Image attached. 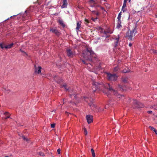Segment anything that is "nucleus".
Returning a JSON list of instances; mask_svg holds the SVG:
<instances>
[{
  "label": "nucleus",
  "mask_w": 157,
  "mask_h": 157,
  "mask_svg": "<svg viewBox=\"0 0 157 157\" xmlns=\"http://www.w3.org/2000/svg\"><path fill=\"white\" fill-rule=\"evenodd\" d=\"M20 51L22 52H23V53H25L26 55H27V54H26V53L24 51H23V50H22L21 49H20Z\"/></svg>",
  "instance_id": "nucleus-39"
},
{
  "label": "nucleus",
  "mask_w": 157,
  "mask_h": 157,
  "mask_svg": "<svg viewBox=\"0 0 157 157\" xmlns=\"http://www.w3.org/2000/svg\"><path fill=\"white\" fill-rule=\"evenodd\" d=\"M56 76H55L54 77V79H55V81L56 80L55 78H56Z\"/></svg>",
  "instance_id": "nucleus-51"
},
{
  "label": "nucleus",
  "mask_w": 157,
  "mask_h": 157,
  "mask_svg": "<svg viewBox=\"0 0 157 157\" xmlns=\"http://www.w3.org/2000/svg\"><path fill=\"white\" fill-rule=\"evenodd\" d=\"M39 155L42 156H44V153L42 152H39Z\"/></svg>",
  "instance_id": "nucleus-33"
},
{
  "label": "nucleus",
  "mask_w": 157,
  "mask_h": 157,
  "mask_svg": "<svg viewBox=\"0 0 157 157\" xmlns=\"http://www.w3.org/2000/svg\"><path fill=\"white\" fill-rule=\"evenodd\" d=\"M107 79L109 81H114L117 80V76L116 74H112L110 73H107Z\"/></svg>",
  "instance_id": "nucleus-3"
},
{
  "label": "nucleus",
  "mask_w": 157,
  "mask_h": 157,
  "mask_svg": "<svg viewBox=\"0 0 157 157\" xmlns=\"http://www.w3.org/2000/svg\"><path fill=\"white\" fill-rule=\"evenodd\" d=\"M95 55L94 52L90 48H86V49L83 52L82 57L85 60L82 59V62L84 64H88L92 60V57H95Z\"/></svg>",
  "instance_id": "nucleus-2"
},
{
  "label": "nucleus",
  "mask_w": 157,
  "mask_h": 157,
  "mask_svg": "<svg viewBox=\"0 0 157 157\" xmlns=\"http://www.w3.org/2000/svg\"><path fill=\"white\" fill-rule=\"evenodd\" d=\"M104 4L105 6H106V7H107V6H106V5H107V3H104Z\"/></svg>",
  "instance_id": "nucleus-49"
},
{
  "label": "nucleus",
  "mask_w": 157,
  "mask_h": 157,
  "mask_svg": "<svg viewBox=\"0 0 157 157\" xmlns=\"http://www.w3.org/2000/svg\"><path fill=\"white\" fill-rule=\"evenodd\" d=\"M50 31L55 34L57 36H59L61 34L55 28H51L50 29Z\"/></svg>",
  "instance_id": "nucleus-6"
},
{
  "label": "nucleus",
  "mask_w": 157,
  "mask_h": 157,
  "mask_svg": "<svg viewBox=\"0 0 157 157\" xmlns=\"http://www.w3.org/2000/svg\"><path fill=\"white\" fill-rule=\"evenodd\" d=\"M63 4L61 6V8H66L67 5V0H63Z\"/></svg>",
  "instance_id": "nucleus-11"
},
{
  "label": "nucleus",
  "mask_w": 157,
  "mask_h": 157,
  "mask_svg": "<svg viewBox=\"0 0 157 157\" xmlns=\"http://www.w3.org/2000/svg\"><path fill=\"white\" fill-rule=\"evenodd\" d=\"M119 68L118 67V66H117V67H114L113 69V71L114 72L117 71H118Z\"/></svg>",
  "instance_id": "nucleus-27"
},
{
  "label": "nucleus",
  "mask_w": 157,
  "mask_h": 157,
  "mask_svg": "<svg viewBox=\"0 0 157 157\" xmlns=\"http://www.w3.org/2000/svg\"><path fill=\"white\" fill-rule=\"evenodd\" d=\"M4 114L6 117H3V119L6 120L7 118H10V114L8 112H6L4 113Z\"/></svg>",
  "instance_id": "nucleus-13"
},
{
  "label": "nucleus",
  "mask_w": 157,
  "mask_h": 157,
  "mask_svg": "<svg viewBox=\"0 0 157 157\" xmlns=\"http://www.w3.org/2000/svg\"><path fill=\"white\" fill-rule=\"evenodd\" d=\"M155 133L157 135V130H156V129L155 130V131H154Z\"/></svg>",
  "instance_id": "nucleus-47"
},
{
  "label": "nucleus",
  "mask_w": 157,
  "mask_h": 157,
  "mask_svg": "<svg viewBox=\"0 0 157 157\" xmlns=\"http://www.w3.org/2000/svg\"><path fill=\"white\" fill-rule=\"evenodd\" d=\"M92 20H94V21H95V19H92Z\"/></svg>",
  "instance_id": "nucleus-53"
},
{
  "label": "nucleus",
  "mask_w": 157,
  "mask_h": 157,
  "mask_svg": "<svg viewBox=\"0 0 157 157\" xmlns=\"http://www.w3.org/2000/svg\"><path fill=\"white\" fill-rule=\"evenodd\" d=\"M19 135L20 136L22 137V138L24 140H25L26 141H29L28 139L26 138V137H25L24 136L22 135V136H21V134L20 135V134H19Z\"/></svg>",
  "instance_id": "nucleus-24"
},
{
  "label": "nucleus",
  "mask_w": 157,
  "mask_h": 157,
  "mask_svg": "<svg viewBox=\"0 0 157 157\" xmlns=\"http://www.w3.org/2000/svg\"><path fill=\"white\" fill-rule=\"evenodd\" d=\"M119 37L118 36V37L116 38L115 39V44H114V47L116 48L118 45V44L119 42Z\"/></svg>",
  "instance_id": "nucleus-12"
},
{
  "label": "nucleus",
  "mask_w": 157,
  "mask_h": 157,
  "mask_svg": "<svg viewBox=\"0 0 157 157\" xmlns=\"http://www.w3.org/2000/svg\"><path fill=\"white\" fill-rule=\"evenodd\" d=\"M101 9L102 10H104V11H105V9H104V8H103V7H101Z\"/></svg>",
  "instance_id": "nucleus-43"
},
{
  "label": "nucleus",
  "mask_w": 157,
  "mask_h": 157,
  "mask_svg": "<svg viewBox=\"0 0 157 157\" xmlns=\"http://www.w3.org/2000/svg\"><path fill=\"white\" fill-rule=\"evenodd\" d=\"M152 108H154L155 109H157V107H155V106H154V107H152Z\"/></svg>",
  "instance_id": "nucleus-45"
},
{
  "label": "nucleus",
  "mask_w": 157,
  "mask_h": 157,
  "mask_svg": "<svg viewBox=\"0 0 157 157\" xmlns=\"http://www.w3.org/2000/svg\"><path fill=\"white\" fill-rule=\"evenodd\" d=\"M84 21H85V22H84L85 24L86 25L88 24L89 23V22H90L87 19H85Z\"/></svg>",
  "instance_id": "nucleus-29"
},
{
  "label": "nucleus",
  "mask_w": 157,
  "mask_h": 157,
  "mask_svg": "<svg viewBox=\"0 0 157 157\" xmlns=\"http://www.w3.org/2000/svg\"><path fill=\"white\" fill-rule=\"evenodd\" d=\"M131 0H128V2H130Z\"/></svg>",
  "instance_id": "nucleus-52"
},
{
  "label": "nucleus",
  "mask_w": 157,
  "mask_h": 157,
  "mask_svg": "<svg viewBox=\"0 0 157 157\" xmlns=\"http://www.w3.org/2000/svg\"><path fill=\"white\" fill-rule=\"evenodd\" d=\"M95 14H96L97 15H98L99 14V13L98 12H96V13H95Z\"/></svg>",
  "instance_id": "nucleus-44"
},
{
  "label": "nucleus",
  "mask_w": 157,
  "mask_h": 157,
  "mask_svg": "<svg viewBox=\"0 0 157 157\" xmlns=\"http://www.w3.org/2000/svg\"><path fill=\"white\" fill-rule=\"evenodd\" d=\"M84 133L85 135H86L87 134V131L86 129V128H84Z\"/></svg>",
  "instance_id": "nucleus-30"
},
{
  "label": "nucleus",
  "mask_w": 157,
  "mask_h": 157,
  "mask_svg": "<svg viewBox=\"0 0 157 157\" xmlns=\"http://www.w3.org/2000/svg\"><path fill=\"white\" fill-rule=\"evenodd\" d=\"M121 11H123V12L126 11V9L125 8H123L122 7Z\"/></svg>",
  "instance_id": "nucleus-35"
},
{
  "label": "nucleus",
  "mask_w": 157,
  "mask_h": 157,
  "mask_svg": "<svg viewBox=\"0 0 157 157\" xmlns=\"http://www.w3.org/2000/svg\"><path fill=\"white\" fill-rule=\"evenodd\" d=\"M62 87H63L66 91H67L69 90V87H68L66 84L63 85L62 86Z\"/></svg>",
  "instance_id": "nucleus-21"
},
{
  "label": "nucleus",
  "mask_w": 157,
  "mask_h": 157,
  "mask_svg": "<svg viewBox=\"0 0 157 157\" xmlns=\"http://www.w3.org/2000/svg\"><path fill=\"white\" fill-rule=\"evenodd\" d=\"M121 12L119 13V14L118 15V16L117 17V19H118V20H121L120 19H121Z\"/></svg>",
  "instance_id": "nucleus-26"
},
{
  "label": "nucleus",
  "mask_w": 157,
  "mask_h": 157,
  "mask_svg": "<svg viewBox=\"0 0 157 157\" xmlns=\"http://www.w3.org/2000/svg\"><path fill=\"white\" fill-rule=\"evenodd\" d=\"M38 69L37 71V69H36L35 71L36 72H37L38 74H39L41 72V67H40V66L38 67Z\"/></svg>",
  "instance_id": "nucleus-23"
},
{
  "label": "nucleus",
  "mask_w": 157,
  "mask_h": 157,
  "mask_svg": "<svg viewBox=\"0 0 157 157\" xmlns=\"http://www.w3.org/2000/svg\"><path fill=\"white\" fill-rule=\"evenodd\" d=\"M59 22L60 24L61 25H62L63 27H64L65 26V25L63 23V20H59Z\"/></svg>",
  "instance_id": "nucleus-22"
},
{
  "label": "nucleus",
  "mask_w": 157,
  "mask_h": 157,
  "mask_svg": "<svg viewBox=\"0 0 157 157\" xmlns=\"http://www.w3.org/2000/svg\"><path fill=\"white\" fill-rule=\"evenodd\" d=\"M100 6L99 5H97V4H96V6H95V8H96L97 7H99Z\"/></svg>",
  "instance_id": "nucleus-41"
},
{
  "label": "nucleus",
  "mask_w": 157,
  "mask_h": 157,
  "mask_svg": "<svg viewBox=\"0 0 157 157\" xmlns=\"http://www.w3.org/2000/svg\"><path fill=\"white\" fill-rule=\"evenodd\" d=\"M121 20H118L117 28V29H119L121 27Z\"/></svg>",
  "instance_id": "nucleus-16"
},
{
  "label": "nucleus",
  "mask_w": 157,
  "mask_h": 157,
  "mask_svg": "<svg viewBox=\"0 0 157 157\" xmlns=\"http://www.w3.org/2000/svg\"><path fill=\"white\" fill-rule=\"evenodd\" d=\"M51 127L52 128H54L55 126V124H51Z\"/></svg>",
  "instance_id": "nucleus-36"
},
{
  "label": "nucleus",
  "mask_w": 157,
  "mask_h": 157,
  "mask_svg": "<svg viewBox=\"0 0 157 157\" xmlns=\"http://www.w3.org/2000/svg\"><path fill=\"white\" fill-rule=\"evenodd\" d=\"M102 33L105 35H107L108 34H111L113 33V31L110 30L109 29H108L107 31H104Z\"/></svg>",
  "instance_id": "nucleus-14"
},
{
  "label": "nucleus",
  "mask_w": 157,
  "mask_h": 157,
  "mask_svg": "<svg viewBox=\"0 0 157 157\" xmlns=\"http://www.w3.org/2000/svg\"><path fill=\"white\" fill-rule=\"evenodd\" d=\"M92 90L95 92L98 90L101 91L109 97L112 94L117 96L119 95L117 90H114L112 86L109 84H100L96 82L95 80H92Z\"/></svg>",
  "instance_id": "nucleus-1"
},
{
  "label": "nucleus",
  "mask_w": 157,
  "mask_h": 157,
  "mask_svg": "<svg viewBox=\"0 0 157 157\" xmlns=\"http://www.w3.org/2000/svg\"><path fill=\"white\" fill-rule=\"evenodd\" d=\"M149 128L151 130H153L154 131L155 130V128H154L153 127L151 126H149Z\"/></svg>",
  "instance_id": "nucleus-31"
},
{
  "label": "nucleus",
  "mask_w": 157,
  "mask_h": 157,
  "mask_svg": "<svg viewBox=\"0 0 157 157\" xmlns=\"http://www.w3.org/2000/svg\"><path fill=\"white\" fill-rule=\"evenodd\" d=\"M156 17L157 18V15H156Z\"/></svg>",
  "instance_id": "nucleus-57"
},
{
  "label": "nucleus",
  "mask_w": 157,
  "mask_h": 157,
  "mask_svg": "<svg viewBox=\"0 0 157 157\" xmlns=\"http://www.w3.org/2000/svg\"><path fill=\"white\" fill-rule=\"evenodd\" d=\"M89 2L90 4H96L98 3V1L97 0H89Z\"/></svg>",
  "instance_id": "nucleus-15"
},
{
  "label": "nucleus",
  "mask_w": 157,
  "mask_h": 157,
  "mask_svg": "<svg viewBox=\"0 0 157 157\" xmlns=\"http://www.w3.org/2000/svg\"><path fill=\"white\" fill-rule=\"evenodd\" d=\"M84 98L85 99V98H87V97H84Z\"/></svg>",
  "instance_id": "nucleus-55"
},
{
  "label": "nucleus",
  "mask_w": 157,
  "mask_h": 157,
  "mask_svg": "<svg viewBox=\"0 0 157 157\" xmlns=\"http://www.w3.org/2000/svg\"><path fill=\"white\" fill-rule=\"evenodd\" d=\"M89 10L92 12V13L93 14H95V13H96V11L92 10L91 9V8L89 9Z\"/></svg>",
  "instance_id": "nucleus-32"
},
{
  "label": "nucleus",
  "mask_w": 157,
  "mask_h": 157,
  "mask_svg": "<svg viewBox=\"0 0 157 157\" xmlns=\"http://www.w3.org/2000/svg\"><path fill=\"white\" fill-rule=\"evenodd\" d=\"M67 56L70 57H72L74 54L75 52L74 51L70 49H68L66 50Z\"/></svg>",
  "instance_id": "nucleus-7"
},
{
  "label": "nucleus",
  "mask_w": 157,
  "mask_h": 157,
  "mask_svg": "<svg viewBox=\"0 0 157 157\" xmlns=\"http://www.w3.org/2000/svg\"><path fill=\"white\" fill-rule=\"evenodd\" d=\"M136 30L135 28L132 31H130V33L127 36L128 39L130 40H132V37L135 35L134 33Z\"/></svg>",
  "instance_id": "nucleus-5"
},
{
  "label": "nucleus",
  "mask_w": 157,
  "mask_h": 157,
  "mask_svg": "<svg viewBox=\"0 0 157 157\" xmlns=\"http://www.w3.org/2000/svg\"><path fill=\"white\" fill-rule=\"evenodd\" d=\"M70 93L71 94H70V97L72 98H76V94L75 92H74L73 91H70Z\"/></svg>",
  "instance_id": "nucleus-10"
},
{
  "label": "nucleus",
  "mask_w": 157,
  "mask_h": 157,
  "mask_svg": "<svg viewBox=\"0 0 157 157\" xmlns=\"http://www.w3.org/2000/svg\"><path fill=\"white\" fill-rule=\"evenodd\" d=\"M119 89L121 90H125V87L124 86H122L119 84L118 85Z\"/></svg>",
  "instance_id": "nucleus-18"
},
{
  "label": "nucleus",
  "mask_w": 157,
  "mask_h": 157,
  "mask_svg": "<svg viewBox=\"0 0 157 157\" xmlns=\"http://www.w3.org/2000/svg\"><path fill=\"white\" fill-rule=\"evenodd\" d=\"M109 36H106V38H107V37H108Z\"/></svg>",
  "instance_id": "nucleus-54"
},
{
  "label": "nucleus",
  "mask_w": 157,
  "mask_h": 157,
  "mask_svg": "<svg viewBox=\"0 0 157 157\" xmlns=\"http://www.w3.org/2000/svg\"><path fill=\"white\" fill-rule=\"evenodd\" d=\"M128 0H124V2H125H125H127V1H128Z\"/></svg>",
  "instance_id": "nucleus-50"
},
{
  "label": "nucleus",
  "mask_w": 157,
  "mask_h": 157,
  "mask_svg": "<svg viewBox=\"0 0 157 157\" xmlns=\"http://www.w3.org/2000/svg\"><path fill=\"white\" fill-rule=\"evenodd\" d=\"M121 80L123 82L126 83L127 82L128 78L127 77H122Z\"/></svg>",
  "instance_id": "nucleus-20"
},
{
  "label": "nucleus",
  "mask_w": 157,
  "mask_h": 157,
  "mask_svg": "<svg viewBox=\"0 0 157 157\" xmlns=\"http://www.w3.org/2000/svg\"><path fill=\"white\" fill-rule=\"evenodd\" d=\"M57 153L58 154H59L60 152V148H59L57 149Z\"/></svg>",
  "instance_id": "nucleus-38"
},
{
  "label": "nucleus",
  "mask_w": 157,
  "mask_h": 157,
  "mask_svg": "<svg viewBox=\"0 0 157 157\" xmlns=\"http://www.w3.org/2000/svg\"><path fill=\"white\" fill-rule=\"evenodd\" d=\"M126 2H124L123 4L122 7L123 8H125L126 7Z\"/></svg>",
  "instance_id": "nucleus-34"
},
{
  "label": "nucleus",
  "mask_w": 157,
  "mask_h": 157,
  "mask_svg": "<svg viewBox=\"0 0 157 157\" xmlns=\"http://www.w3.org/2000/svg\"><path fill=\"white\" fill-rule=\"evenodd\" d=\"M9 156H5V157H8Z\"/></svg>",
  "instance_id": "nucleus-56"
},
{
  "label": "nucleus",
  "mask_w": 157,
  "mask_h": 157,
  "mask_svg": "<svg viewBox=\"0 0 157 157\" xmlns=\"http://www.w3.org/2000/svg\"><path fill=\"white\" fill-rule=\"evenodd\" d=\"M153 52L155 53H156L157 52H156V51L155 50H153Z\"/></svg>",
  "instance_id": "nucleus-46"
},
{
  "label": "nucleus",
  "mask_w": 157,
  "mask_h": 157,
  "mask_svg": "<svg viewBox=\"0 0 157 157\" xmlns=\"http://www.w3.org/2000/svg\"><path fill=\"white\" fill-rule=\"evenodd\" d=\"M147 113H148L149 114H152V112L151 111H148L147 112Z\"/></svg>",
  "instance_id": "nucleus-40"
},
{
  "label": "nucleus",
  "mask_w": 157,
  "mask_h": 157,
  "mask_svg": "<svg viewBox=\"0 0 157 157\" xmlns=\"http://www.w3.org/2000/svg\"><path fill=\"white\" fill-rule=\"evenodd\" d=\"M124 73H125L128 72V71H126L125 70H124L123 71Z\"/></svg>",
  "instance_id": "nucleus-42"
},
{
  "label": "nucleus",
  "mask_w": 157,
  "mask_h": 157,
  "mask_svg": "<svg viewBox=\"0 0 157 157\" xmlns=\"http://www.w3.org/2000/svg\"><path fill=\"white\" fill-rule=\"evenodd\" d=\"M81 26V24L79 22L77 23V27L76 28V30H78L80 28Z\"/></svg>",
  "instance_id": "nucleus-19"
},
{
  "label": "nucleus",
  "mask_w": 157,
  "mask_h": 157,
  "mask_svg": "<svg viewBox=\"0 0 157 157\" xmlns=\"http://www.w3.org/2000/svg\"><path fill=\"white\" fill-rule=\"evenodd\" d=\"M6 46L5 44H0V47L2 48L3 49L4 47V46Z\"/></svg>",
  "instance_id": "nucleus-28"
},
{
  "label": "nucleus",
  "mask_w": 157,
  "mask_h": 157,
  "mask_svg": "<svg viewBox=\"0 0 157 157\" xmlns=\"http://www.w3.org/2000/svg\"><path fill=\"white\" fill-rule=\"evenodd\" d=\"M13 45V44L12 43L11 44L8 45H6V46H4L5 48L6 49L10 48H11Z\"/></svg>",
  "instance_id": "nucleus-17"
},
{
  "label": "nucleus",
  "mask_w": 157,
  "mask_h": 157,
  "mask_svg": "<svg viewBox=\"0 0 157 157\" xmlns=\"http://www.w3.org/2000/svg\"><path fill=\"white\" fill-rule=\"evenodd\" d=\"M86 120L88 123L90 124L93 122V117L90 115H87L86 116Z\"/></svg>",
  "instance_id": "nucleus-8"
},
{
  "label": "nucleus",
  "mask_w": 157,
  "mask_h": 157,
  "mask_svg": "<svg viewBox=\"0 0 157 157\" xmlns=\"http://www.w3.org/2000/svg\"><path fill=\"white\" fill-rule=\"evenodd\" d=\"M89 101H90L91 102V103H89V105L91 107V108L93 110H94L96 108V106L93 104L92 101H93V99H91V98H89Z\"/></svg>",
  "instance_id": "nucleus-9"
},
{
  "label": "nucleus",
  "mask_w": 157,
  "mask_h": 157,
  "mask_svg": "<svg viewBox=\"0 0 157 157\" xmlns=\"http://www.w3.org/2000/svg\"><path fill=\"white\" fill-rule=\"evenodd\" d=\"M133 107L135 108H140L143 107L144 105L141 103L138 102L136 100H134L133 102Z\"/></svg>",
  "instance_id": "nucleus-4"
},
{
  "label": "nucleus",
  "mask_w": 157,
  "mask_h": 157,
  "mask_svg": "<svg viewBox=\"0 0 157 157\" xmlns=\"http://www.w3.org/2000/svg\"><path fill=\"white\" fill-rule=\"evenodd\" d=\"M129 46L130 47H131V46H132V44L131 43H130L129 44Z\"/></svg>",
  "instance_id": "nucleus-48"
},
{
  "label": "nucleus",
  "mask_w": 157,
  "mask_h": 157,
  "mask_svg": "<svg viewBox=\"0 0 157 157\" xmlns=\"http://www.w3.org/2000/svg\"><path fill=\"white\" fill-rule=\"evenodd\" d=\"M90 6L91 7V8H93V7H95V6H96V4H90Z\"/></svg>",
  "instance_id": "nucleus-37"
},
{
  "label": "nucleus",
  "mask_w": 157,
  "mask_h": 157,
  "mask_svg": "<svg viewBox=\"0 0 157 157\" xmlns=\"http://www.w3.org/2000/svg\"><path fill=\"white\" fill-rule=\"evenodd\" d=\"M91 151L93 157H95V154L94 149L93 148H92L91 150Z\"/></svg>",
  "instance_id": "nucleus-25"
}]
</instances>
